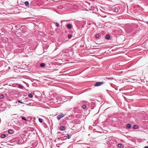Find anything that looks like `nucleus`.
<instances>
[{"instance_id": "nucleus-10", "label": "nucleus", "mask_w": 148, "mask_h": 148, "mask_svg": "<svg viewBox=\"0 0 148 148\" xmlns=\"http://www.w3.org/2000/svg\"><path fill=\"white\" fill-rule=\"evenodd\" d=\"M106 39H109L110 38V36L109 34H107L106 36Z\"/></svg>"}, {"instance_id": "nucleus-23", "label": "nucleus", "mask_w": 148, "mask_h": 148, "mask_svg": "<svg viewBox=\"0 0 148 148\" xmlns=\"http://www.w3.org/2000/svg\"><path fill=\"white\" fill-rule=\"evenodd\" d=\"M18 102L19 103H22V104L24 103L23 102H22L21 101L19 100H18Z\"/></svg>"}, {"instance_id": "nucleus-27", "label": "nucleus", "mask_w": 148, "mask_h": 148, "mask_svg": "<svg viewBox=\"0 0 148 148\" xmlns=\"http://www.w3.org/2000/svg\"><path fill=\"white\" fill-rule=\"evenodd\" d=\"M144 148H148V147L146 146L144 147Z\"/></svg>"}, {"instance_id": "nucleus-8", "label": "nucleus", "mask_w": 148, "mask_h": 148, "mask_svg": "<svg viewBox=\"0 0 148 148\" xmlns=\"http://www.w3.org/2000/svg\"><path fill=\"white\" fill-rule=\"evenodd\" d=\"M131 127V125L130 124H128L126 125V127L127 128H130Z\"/></svg>"}, {"instance_id": "nucleus-1", "label": "nucleus", "mask_w": 148, "mask_h": 148, "mask_svg": "<svg viewBox=\"0 0 148 148\" xmlns=\"http://www.w3.org/2000/svg\"><path fill=\"white\" fill-rule=\"evenodd\" d=\"M65 115L61 113L60 114H59L57 116V119L58 120H60Z\"/></svg>"}, {"instance_id": "nucleus-15", "label": "nucleus", "mask_w": 148, "mask_h": 148, "mask_svg": "<svg viewBox=\"0 0 148 148\" xmlns=\"http://www.w3.org/2000/svg\"><path fill=\"white\" fill-rule=\"evenodd\" d=\"M67 27L69 29H71V25L70 24H69L67 25Z\"/></svg>"}, {"instance_id": "nucleus-26", "label": "nucleus", "mask_w": 148, "mask_h": 148, "mask_svg": "<svg viewBox=\"0 0 148 148\" xmlns=\"http://www.w3.org/2000/svg\"><path fill=\"white\" fill-rule=\"evenodd\" d=\"M19 86L20 88H22L23 87V86L21 84H19Z\"/></svg>"}, {"instance_id": "nucleus-3", "label": "nucleus", "mask_w": 148, "mask_h": 148, "mask_svg": "<svg viewBox=\"0 0 148 148\" xmlns=\"http://www.w3.org/2000/svg\"><path fill=\"white\" fill-rule=\"evenodd\" d=\"M133 28L132 26H129L127 27V30L129 32H132L133 30Z\"/></svg>"}, {"instance_id": "nucleus-18", "label": "nucleus", "mask_w": 148, "mask_h": 148, "mask_svg": "<svg viewBox=\"0 0 148 148\" xmlns=\"http://www.w3.org/2000/svg\"><path fill=\"white\" fill-rule=\"evenodd\" d=\"M99 34H97L95 35V38H97L99 37Z\"/></svg>"}, {"instance_id": "nucleus-20", "label": "nucleus", "mask_w": 148, "mask_h": 148, "mask_svg": "<svg viewBox=\"0 0 148 148\" xmlns=\"http://www.w3.org/2000/svg\"><path fill=\"white\" fill-rule=\"evenodd\" d=\"M82 108L83 109H85L86 108V106L85 105H83L82 106Z\"/></svg>"}, {"instance_id": "nucleus-14", "label": "nucleus", "mask_w": 148, "mask_h": 148, "mask_svg": "<svg viewBox=\"0 0 148 148\" xmlns=\"http://www.w3.org/2000/svg\"><path fill=\"white\" fill-rule=\"evenodd\" d=\"M6 135L5 134H2L1 135V136L2 138H4L6 137Z\"/></svg>"}, {"instance_id": "nucleus-24", "label": "nucleus", "mask_w": 148, "mask_h": 148, "mask_svg": "<svg viewBox=\"0 0 148 148\" xmlns=\"http://www.w3.org/2000/svg\"><path fill=\"white\" fill-rule=\"evenodd\" d=\"M56 26H57V27H60V25L58 23H56Z\"/></svg>"}, {"instance_id": "nucleus-12", "label": "nucleus", "mask_w": 148, "mask_h": 148, "mask_svg": "<svg viewBox=\"0 0 148 148\" xmlns=\"http://www.w3.org/2000/svg\"><path fill=\"white\" fill-rule=\"evenodd\" d=\"M25 4L26 6H28L29 5V3L27 1H26L25 2Z\"/></svg>"}, {"instance_id": "nucleus-17", "label": "nucleus", "mask_w": 148, "mask_h": 148, "mask_svg": "<svg viewBox=\"0 0 148 148\" xmlns=\"http://www.w3.org/2000/svg\"><path fill=\"white\" fill-rule=\"evenodd\" d=\"M39 119V121L41 123H42L43 122V119L41 118H39L38 119Z\"/></svg>"}, {"instance_id": "nucleus-22", "label": "nucleus", "mask_w": 148, "mask_h": 148, "mask_svg": "<svg viewBox=\"0 0 148 148\" xmlns=\"http://www.w3.org/2000/svg\"><path fill=\"white\" fill-rule=\"evenodd\" d=\"M4 96L3 95H0V98L1 99H2L4 97Z\"/></svg>"}, {"instance_id": "nucleus-6", "label": "nucleus", "mask_w": 148, "mask_h": 148, "mask_svg": "<svg viewBox=\"0 0 148 148\" xmlns=\"http://www.w3.org/2000/svg\"><path fill=\"white\" fill-rule=\"evenodd\" d=\"M118 146L120 148H123V145L121 144H119L118 145Z\"/></svg>"}, {"instance_id": "nucleus-2", "label": "nucleus", "mask_w": 148, "mask_h": 148, "mask_svg": "<svg viewBox=\"0 0 148 148\" xmlns=\"http://www.w3.org/2000/svg\"><path fill=\"white\" fill-rule=\"evenodd\" d=\"M103 83V82H96V83L94 84V86H98L102 85Z\"/></svg>"}, {"instance_id": "nucleus-13", "label": "nucleus", "mask_w": 148, "mask_h": 148, "mask_svg": "<svg viewBox=\"0 0 148 148\" xmlns=\"http://www.w3.org/2000/svg\"><path fill=\"white\" fill-rule=\"evenodd\" d=\"M40 66L41 67H44L45 66V64L44 63H42L40 64Z\"/></svg>"}, {"instance_id": "nucleus-19", "label": "nucleus", "mask_w": 148, "mask_h": 148, "mask_svg": "<svg viewBox=\"0 0 148 148\" xmlns=\"http://www.w3.org/2000/svg\"><path fill=\"white\" fill-rule=\"evenodd\" d=\"M67 135L68 136V139L70 138L71 137V134H67Z\"/></svg>"}, {"instance_id": "nucleus-25", "label": "nucleus", "mask_w": 148, "mask_h": 148, "mask_svg": "<svg viewBox=\"0 0 148 148\" xmlns=\"http://www.w3.org/2000/svg\"><path fill=\"white\" fill-rule=\"evenodd\" d=\"M72 36L71 35H69L68 36V37L69 38H71Z\"/></svg>"}, {"instance_id": "nucleus-4", "label": "nucleus", "mask_w": 148, "mask_h": 148, "mask_svg": "<svg viewBox=\"0 0 148 148\" xmlns=\"http://www.w3.org/2000/svg\"><path fill=\"white\" fill-rule=\"evenodd\" d=\"M120 7H116L114 8V12H117L119 11V10H120Z\"/></svg>"}, {"instance_id": "nucleus-21", "label": "nucleus", "mask_w": 148, "mask_h": 148, "mask_svg": "<svg viewBox=\"0 0 148 148\" xmlns=\"http://www.w3.org/2000/svg\"><path fill=\"white\" fill-rule=\"evenodd\" d=\"M21 119L23 120H24L26 121H27V119H26L24 116H22Z\"/></svg>"}, {"instance_id": "nucleus-5", "label": "nucleus", "mask_w": 148, "mask_h": 148, "mask_svg": "<svg viewBox=\"0 0 148 148\" xmlns=\"http://www.w3.org/2000/svg\"><path fill=\"white\" fill-rule=\"evenodd\" d=\"M60 129L61 130H64L65 129V127L64 126H62L60 127Z\"/></svg>"}, {"instance_id": "nucleus-16", "label": "nucleus", "mask_w": 148, "mask_h": 148, "mask_svg": "<svg viewBox=\"0 0 148 148\" xmlns=\"http://www.w3.org/2000/svg\"><path fill=\"white\" fill-rule=\"evenodd\" d=\"M28 96L29 98H32L33 97V95L31 93H29L28 95Z\"/></svg>"}, {"instance_id": "nucleus-7", "label": "nucleus", "mask_w": 148, "mask_h": 148, "mask_svg": "<svg viewBox=\"0 0 148 148\" xmlns=\"http://www.w3.org/2000/svg\"><path fill=\"white\" fill-rule=\"evenodd\" d=\"M16 144H20V140L19 139H17L16 141Z\"/></svg>"}, {"instance_id": "nucleus-9", "label": "nucleus", "mask_w": 148, "mask_h": 148, "mask_svg": "<svg viewBox=\"0 0 148 148\" xmlns=\"http://www.w3.org/2000/svg\"><path fill=\"white\" fill-rule=\"evenodd\" d=\"M8 132L9 134H12L13 133V130L12 129L9 130L8 131Z\"/></svg>"}, {"instance_id": "nucleus-11", "label": "nucleus", "mask_w": 148, "mask_h": 148, "mask_svg": "<svg viewBox=\"0 0 148 148\" xmlns=\"http://www.w3.org/2000/svg\"><path fill=\"white\" fill-rule=\"evenodd\" d=\"M138 126L137 125H134L133 126V129H135L137 128Z\"/></svg>"}]
</instances>
